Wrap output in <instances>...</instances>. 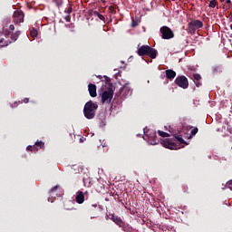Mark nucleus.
I'll use <instances>...</instances> for the list:
<instances>
[{"mask_svg":"<svg viewBox=\"0 0 232 232\" xmlns=\"http://www.w3.org/2000/svg\"><path fill=\"white\" fill-rule=\"evenodd\" d=\"M145 55H148V57H150V59H157L159 52L157 51V49L149 46V49H147V53Z\"/></svg>","mask_w":232,"mask_h":232,"instance_id":"12","label":"nucleus"},{"mask_svg":"<svg viewBox=\"0 0 232 232\" xmlns=\"http://www.w3.org/2000/svg\"><path fill=\"white\" fill-rule=\"evenodd\" d=\"M102 3H106V0H101Z\"/></svg>","mask_w":232,"mask_h":232,"instance_id":"41","label":"nucleus"},{"mask_svg":"<svg viewBox=\"0 0 232 232\" xmlns=\"http://www.w3.org/2000/svg\"><path fill=\"white\" fill-rule=\"evenodd\" d=\"M131 93H133L131 87H130V84L126 83L118 92L115 93V97L118 99H126L127 97L131 96Z\"/></svg>","mask_w":232,"mask_h":232,"instance_id":"2","label":"nucleus"},{"mask_svg":"<svg viewBox=\"0 0 232 232\" xmlns=\"http://www.w3.org/2000/svg\"><path fill=\"white\" fill-rule=\"evenodd\" d=\"M193 79H194V82H195L197 88H200V86H202V83H200V82H198V81H200V79H202V76H200V74H198V73H194Z\"/></svg>","mask_w":232,"mask_h":232,"instance_id":"17","label":"nucleus"},{"mask_svg":"<svg viewBox=\"0 0 232 232\" xmlns=\"http://www.w3.org/2000/svg\"><path fill=\"white\" fill-rule=\"evenodd\" d=\"M13 23H14V24H21V23H24V13L22 10H16L14 12Z\"/></svg>","mask_w":232,"mask_h":232,"instance_id":"9","label":"nucleus"},{"mask_svg":"<svg viewBox=\"0 0 232 232\" xmlns=\"http://www.w3.org/2000/svg\"><path fill=\"white\" fill-rule=\"evenodd\" d=\"M175 84L179 86V88H182L183 90H188L189 86V82H188V78L184 75L178 76L175 79Z\"/></svg>","mask_w":232,"mask_h":232,"instance_id":"8","label":"nucleus"},{"mask_svg":"<svg viewBox=\"0 0 232 232\" xmlns=\"http://www.w3.org/2000/svg\"><path fill=\"white\" fill-rule=\"evenodd\" d=\"M27 151H33V147L31 145L27 146L26 148Z\"/></svg>","mask_w":232,"mask_h":232,"instance_id":"38","label":"nucleus"},{"mask_svg":"<svg viewBox=\"0 0 232 232\" xmlns=\"http://www.w3.org/2000/svg\"><path fill=\"white\" fill-rule=\"evenodd\" d=\"M109 10H110L111 14H115V7L113 5H111L109 7Z\"/></svg>","mask_w":232,"mask_h":232,"instance_id":"33","label":"nucleus"},{"mask_svg":"<svg viewBox=\"0 0 232 232\" xmlns=\"http://www.w3.org/2000/svg\"><path fill=\"white\" fill-rule=\"evenodd\" d=\"M144 139L148 140L149 144H151L152 146H156V144H159V140H157V132H155V130H144Z\"/></svg>","mask_w":232,"mask_h":232,"instance_id":"4","label":"nucleus"},{"mask_svg":"<svg viewBox=\"0 0 232 232\" xmlns=\"http://www.w3.org/2000/svg\"><path fill=\"white\" fill-rule=\"evenodd\" d=\"M34 144L36 148H40V150H44V142L37 140Z\"/></svg>","mask_w":232,"mask_h":232,"instance_id":"23","label":"nucleus"},{"mask_svg":"<svg viewBox=\"0 0 232 232\" xmlns=\"http://www.w3.org/2000/svg\"><path fill=\"white\" fill-rule=\"evenodd\" d=\"M148 50H150V45H141L137 53L140 55V57H144L148 53Z\"/></svg>","mask_w":232,"mask_h":232,"instance_id":"13","label":"nucleus"},{"mask_svg":"<svg viewBox=\"0 0 232 232\" xmlns=\"http://www.w3.org/2000/svg\"><path fill=\"white\" fill-rule=\"evenodd\" d=\"M72 12H73V8L72 7V4L69 5V7L67 8V10L65 11L66 14H72Z\"/></svg>","mask_w":232,"mask_h":232,"instance_id":"27","label":"nucleus"},{"mask_svg":"<svg viewBox=\"0 0 232 232\" xmlns=\"http://www.w3.org/2000/svg\"><path fill=\"white\" fill-rule=\"evenodd\" d=\"M158 134L160 135V137H163V138L169 137V133L162 130H158Z\"/></svg>","mask_w":232,"mask_h":232,"instance_id":"25","label":"nucleus"},{"mask_svg":"<svg viewBox=\"0 0 232 232\" xmlns=\"http://www.w3.org/2000/svg\"><path fill=\"white\" fill-rule=\"evenodd\" d=\"M64 20L66 21V23H70V21H72V15L68 14L64 17Z\"/></svg>","mask_w":232,"mask_h":232,"instance_id":"30","label":"nucleus"},{"mask_svg":"<svg viewBox=\"0 0 232 232\" xmlns=\"http://www.w3.org/2000/svg\"><path fill=\"white\" fill-rule=\"evenodd\" d=\"M217 5H218L217 1L211 0L208 6H209V8H215V6H217Z\"/></svg>","mask_w":232,"mask_h":232,"instance_id":"26","label":"nucleus"},{"mask_svg":"<svg viewBox=\"0 0 232 232\" xmlns=\"http://www.w3.org/2000/svg\"><path fill=\"white\" fill-rule=\"evenodd\" d=\"M3 34L5 35V37H10V35H12V32L9 29H3Z\"/></svg>","mask_w":232,"mask_h":232,"instance_id":"24","label":"nucleus"},{"mask_svg":"<svg viewBox=\"0 0 232 232\" xmlns=\"http://www.w3.org/2000/svg\"><path fill=\"white\" fill-rule=\"evenodd\" d=\"M227 188H228V189H232V180H229V181L227 183Z\"/></svg>","mask_w":232,"mask_h":232,"instance_id":"35","label":"nucleus"},{"mask_svg":"<svg viewBox=\"0 0 232 232\" xmlns=\"http://www.w3.org/2000/svg\"><path fill=\"white\" fill-rule=\"evenodd\" d=\"M138 24H139V23L137 22V20L132 19V22H131L132 28H135Z\"/></svg>","mask_w":232,"mask_h":232,"instance_id":"31","label":"nucleus"},{"mask_svg":"<svg viewBox=\"0 0 232 232\" xmlns=\"http://www.w3.org/2000/svg\"><path fill=\"white\" fill-rule=\"evenodd\" d=\"M84 192L79 190L76 193V197H75V200L77 202V204H82L84 202Z\"/></svg>","mask_w":232,"mask_h":232,"instance_id":"15","label":"nucleus"},{"mask_svg":"<svg viewBox=\"0 0 232 232\" xmlns=\"http://www.w3.org/2000/svg\"><path fill=\"white\" fill-rule=\"evenodd\" d=\"M189 128L191 130L190 137H195L198 133V128L193 126H190Z\"/></svg>","mask_w":232,"mask_h":232,"instance_id":"20","label":"nucleus"},{"mask_svg":"<svg viewBox=\"0 0 232 232\" xmlns=\"http://www.w3.org/2000/svg\"><path fill=\"white\" fill-rule=\"evenodd\" d=\"M160 32L161 34L162 39L168 40L173 39V37H175V34L173 33V31L166 25L160 27Z\"/></svg>","mask_w":232,"mask_h":232,"instance_id":"7","label":"nucleus"},{"mask_svg":"<svg viewBox=\"0 0 232 232\" xmlns=\"http://www.w3.org/2000/svg\"><path fill=\"white\" fill-rule=\"evenodd\" d=\"M9 30H10L11 34H13L14 30H15V26L14 24H10L9 25Z\"/></svg>","mask_w":232,"mask_h":232,"instance_id":"34","label":"nucleus"},{"mask_svg":"<svg viewBox=\"0 0 232 232\" xmlns=\"http://www.w3.org/2000/svg\"><path fill=\"white\" fill-rule=\"evenodd\" d=\"M37 35H39V32L37 31V29H35V27H33L30 30V36L33 37V39H35V37H37Z\"/></svg>","mask_w":232,"mask_h":232,"instance_id":"18","label":"nucleus"},{"mask_svg":"<svg viewBox=\"0 0 232 232\" xmlns=\"http://www.w3.org/2000/svg\"><path fill=\"white\" fill-rule=\"evenodd\" d=\"M97 17L101 14L98 11H94L93 13Z\"/></svg>","mask_w":232,"mask_h":232,"instance_id":"39","label":"nucleus"},{"mask_svg":"<svg viewBox=\"0 0 232 232\" xmlns=\"http://www.w3.org/2000/svg\"><path fill=\"white\" fill-rule=\"evenodd\" d=\"M204 26V23L200 20H192L188 24V28L189 34H196L198 28H202Z\"/></svg>","mask_w":232,"mask_h":232,"instance_id":"6","label":"nucleus"},{"mask_svg":"<svg viewBox=\"0 0 232 232\" xmlns=\"http://www.w3.org/2000/svg\"><path fill=\"white\" fill-rule=\"evenodd\" d=\"M23 102H24V104H28V102H30V99L24 98L22 102H20V104H23Z\"/></svg>","mask_w":232,"mask_h":232,"instance_id":"32","label":"nucleus"},{"mask_svg":"<svg viewBox=\"0 0 232 232\" xmlns=\"http://www.w3.org/2000/svg\"><path fill=\"white\" fill-rule=\"evenodd\" d=\"M98 17L100 18V20L101 21H104V19H106L105 17H104V15H102V14H98Z\"/></svg>","mask_w":232,"mask_h":232,"instance_id":"37","label":"nucleus"},{"mask_svg":"<svg viewBox=\"0 0 232 232\" xmlns=\"http://www.w3.org/2000/svg\"><path fill=\"white\" fill-rule=\"evenodd\" d=\"M88 90L91 97H97V86L95 84L90 83Z\"/></svg>","mask_w":232,"mask_h":232,"instance_id":"14","label":"nucleus"},{"mask_svg":"<svg viewBox=\"0 0 232 232\" xmlns=\"http://www.w3.org/2000/svg\"><path fill=\"white\" fill-rule=\"evenodd\" d=\"M32 148H33V151L34 153H36V151H39V149L35 146V143H34V145L32 146Z\"/></svg>","mask_w":232,"mask_h":232,"instance_id":"36","label":"nucleus"},{"mask_svg":"<svg viewBox=\"0 0 232 232\" xmlns=\"http://www.w3.org/2000/svg\"><path fill=\"white\" fill-rule=\"evenodd\" d=\"M169 131L170 133H173V130H169Z\"/></svg>","mask_w":232,"mask_h":232,"instance_id":"42","label":"nucleus"},{"mask_svg":"<svg viewBox=\"0 0 232 232\" xmlns=\"http://www.w3.org/2000/svg\"><path fill=\"white\" fill-rule=\"evenodd\" d=\"M174 139H176V140H178V142H179L180 144H186V140H184V139L182 138V135H177V134H173Z\"/></svg>","mask_w":232,"mask_h":232,"instance_id":"19","label":"nucleus"},{"mask_svg":"<svg viewBox=\"0 0 232 232\" xmlns=\"http://www.w3.org/2000/svg\"><path fill=\"white\" fill-rule=\"evenodd\" d=\"M113 100V87L109 85L108 89L102 93V104H110Z\"/></svg>","mask_w":232,"mask_h":232,"instance_id":"3","label":"nucleus"},{"mask_svg":"<svg viewBox=\"0 0 232 232\" xmlns=\"http://www.w3.org/2000/svg\"><path fill=\"white\" fill-rule=\"evenodd\" d=\"M231 6H232L231 0H227L223 5V8L224 10H229Z\"/></svg>","mask_w":232,"mask_h":232,"instance_id":"21","label":"nucleus"},{"mask_svg":"<svg viewBox=\"0 0 232 232\" xmlns=\"http://www.w3.org/2000/svg\"><path fill=\"white\" fill-rule=\"evenodd\" d=\"M230 29L232 30V24H230Z\"/></svg>","mask_w":232,"mask_h":232,"instance_id":"43","label":"nucleus"},{"mask_svg":"<svg viewBox=\"0 0 232 232\" xmlns=\"http://www.w3.org/2000/svg\"><path fill=\"white\" fill-rule=\"evenodd\" d=\"M53 3H55V5H58V6L63 5V0H53Z\"/></svg>","mask_w":232,"mask_h":232,"instance_id":"29","label":"nucleus"},{"mask_svg":"<svg viewBox=\"0 0 232 232\" xmlns=\"http://www.w3.org/2000/svg\"><path fill=\"white\" fill-rule=\"evenodd\" d=\"M122 231H124V232H139L137 229H134V228H132L130 227H127V226L123 227Z\"/></svg>","mask_w":232,"mask_h":232,"instance_id":"22","label":"nucleus"},{"mask_svg":"<svg viewBox=\"0 0 232 232\" xmlns=\"http://www.w3.org/2000/svg\"><path fill=\"white\" fill-rule=\"evenodd\" d=\"M19 35H21V31H16L11 34L10 39L5 40V38L0 39V47L8 46V44H12V43H15L17 39H19Z\"/></svg>","mask_w":232,"mask_h":232,"instance_id":"5","label":"nucleus"},{"mask_svg":"<svg viewBox=\"0 0 232 232\" xmlns=\"http://www.w3.org/2000/svg\"><path fill=\"white\" fill-rule=\"evenodd\" d=\"M57 189H59V186H58V185L53 187V188L49 190V193H53V191H57Z\"/></svg>","mask_w":232,"mask_h":232,"instance_id":"28","label":"nucleus"},{"mask_svg":"<svg viewBox=\"0 0 232 232\" xmlns=\"http://www.w3.org/2000/svg\"><path fill=\"white\" fill-rule=\"evenodd\" d=\"M167 79H169V81H173L175 77H177V72L171 69L165 71Z\"/></svg>","mask_w":232,"mask_h":232,"instance_id":"16","label":"nucleus"},{"mask_svg":"<svg viewBox=\"0 0 232 232\" xmlns=\"http://www.w3.org/2000/svg\"><path fill=\"white\" fill-rule=\"evenodd\" d=\"M161 144L164 148L168 150H179V145L171 141L169 139L161 140Z\"/></svg>","mask_w":232,"mask_h":232,"instance_id":"10","label":"nucleus"},{"mask_svg":"<svg viewBox=\"0 0 232 232\" xmlns=\"http://www.w3.org/2000/svg\"><path fill=\"white\" fill-rule=\"evenodd\" d=\"M99 105L96 102L92 101L87 102L83 108V115L85 119H88L89 121L95 119V112L97 111Z\"/></svg>","mask_w":232,"mask_h":232,"instance_id":"1","label":"nucleus"},{"mask_svg":"<svg viewBox=\"0 0 232 232\" xmlns=\"http://www.w3.org/2000/svg\"><path fill=\"white\" fill-rule=\"evenodd\" d=\"M111 218L112 222H115L116 225L119 226V227H122V229H124V227H126V224L124 223V221H122V219L119 216H115V214H111Z\"/></svg>","mask_w":232,"mask_h":232,"instance_id":"11","label":"nucleus"},{"mask_svg":"<svg viewBox=\"0 0 232 232\" xmlns=\"http://www.w3.org/2000/svg\"><path fill=\"white\" fill-rule=\"evenodd\" d=\"M83 195H84V198H85V197H88L89 192H88V191H85V192H83Z\"/></svg>","mask_w":232,"mask_h":232,"instance_id":"40","label":"nucleus"}]
</instances>
